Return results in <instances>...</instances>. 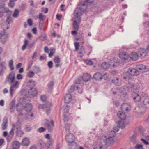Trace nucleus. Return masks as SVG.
I'll return each mask as SVG.
<instances>
[{
  "label": "nucleus",
  "mask_w": 149,
  "mask_h": 149,
  "mask_svg": "<svg viewBox=\"0 0 149 149\" xmlns=\"http://www.w3.org/2000/svg\"><path fill=\"white\" fill-rule=\"evenodd\" d=\"M60 58L59 56H56L54 57V62L55 64L56 67H58L61 66V65L60 64Z\"/></svg>",
  "instance_id": "obj_13"
},
{
  "label": "nucleus",
  "mask_w": 149,
  "mask_h": 149,
  "mask_svg": "<svg viewBox=\"0 0 149 149\" xmlns=\"http://www.w3.org/2000/svg\"><path fill=\"white\" fill-rule=\"evenodd\" d=\"M33 70L36 72L38 73L40 72V68L37 66H34L33 67Z\"/></svg>",
  "instance_id": "obj_43"
},
{
  "label": "nucleus",
  "mask_w": 149,
  "mask_h": 149,
  "mask_svg": "<svg viewBox=\"0 0 149 149\" xmlns=\"http://www.w3.org/2000/svg\"><path fill=\"white\" fill-rule=\"evenodd\" d=\"M19 15V11L18 10L16 9L13 15V17L14 18L17 17Z\"/></svg>",
  "instance_id": "obj_44"
},
{
  "label": "nucleus",
  "mask_w": 149,
  "mask_h": 149,
  "mask_svg": "<svg viewBox=\"0 0 149 149\" xmlns=\"http://www.w3.org/2000/svg\"><path fill=\"white\" fill-rule=\"evenodd\" d=\"M8 122L7 117H5L3 120L2 123L1 124V129L3 130L7 129L8 127Z\"/></svg>",
  "instance_id": "obj_7"
},
{
  "label": "nucleus",
  "mask_w": 149,
  "mask_h": 149,
  "mask_svg": "<svg viewBox=\"0 0 149 149\" xmlns=\"http://www.w3.org/2000/svg\"><path fill=\"white\" fill-rule=\"evenodd\" d=\"M74 20L73 22V25L74 29L75 31H77L79 28V24L81 21V19H80V21L79 22L78 19H74Z\"/></svg>",
  "instance_id": "obj_12"
},
{
  "label": "nucleus",
  "mask_w": 149,
  "mask_h": 149,
  "mask_svg": "<svg viewBox=\"0 0 149 149\" xmlns=\"http://www.w3.org/2000/svg\"><path fill=\"white\" fill-rule=\"evenodd\" d=\"M33 63V61H30L28 63V67H27V70H29L30 69V68H31V67Z\"/></svg>",
  "instance_id": "obj_51"
},
{
  "label": "nucleus",
  "mask_w": 149,
  "mask_h": 149,
  "mask_svg": "<svg viewBox=\"0 0 149 149\" xmlns=\"http://www.w3.org/2000/svg\"><path fill=\"white\" fill-rule=\"evenodd\" d=\"M27 23L29 26H32L33 25V22L32 19H29L27 20Z\"/></svg>",
  "instance_id": "obj_55"
},
{
  "label": "nucleus",
  "mask_w": 149,
  "mask_h": 149,
  "mask_svg": "<svg viewBox=\"0 0 149 149\" xmlns=\"http://www.w3.org/2000/svg\"><path fill=\"white\" fill-rule=\"evenodd\" d=\"M34 43L29 44V41L26 39H25L24 44L22 47V50L24 51L26 48H31L34 46Z\"/></svg>",
  "instance_id": "obj_3"
},
{
  "label": "nucleus",
  "mask_w": 149,
  "mask_h": 149,
  "mask_svg": "<svg viewBox=\"0 0 149 149\" xmlns=\"http://www.w3.org/2000/svg\"><path fill=\"white\" fill-rule=\"evenodd\" d=\"M26 118L28 120L32 119V117L33 116V114L32 113H27L26 114Z\"/></svg>",
  "instance_id": "obj_40"
},
{
  "label": "nucleus",
  "mask_w": 149,
  "mask_h": 149,
  "mask_svg": "<svg viewBox=\"0 0 149 149\" xmlns=\"http://www.w3.org/2000/svg\"><path fill=\"white\" fill-rule=\"evenodd\" d=\"M119 57L122 59L125 60H127L128 59V56L124 52H121L119 54Z\"/></svg>",
  "instance_id": "obj_16"
},
{
  "label": "nucleus",
  "mask_w": 149,
  "mask_h": 149,
  "mask_svg": "<svg viewBox=\"0 0 149 149\" xmlns=\"http://www.w3.org/2000/svg\"><path fill=\"white\" fill-rule=\"evenodd\" d=\"M17 78L18 80L21 79L23 78V76L20 74H18L17 76Z\"/></svg>",
  "instance_id": "obj_58"
},
{
  "label": "nucleus",
  "mask_w": 149,
  "mask_h": 149,
  "mask_svg": "<svg viewBox=\"0 0 149 149\" xmlns=\"http://www.w3.org/2000/svg\"><path fill=\"white\" fill-rule=\"evenodd\" d=\"M15 73L14 72H10L8 75L6 80L11 84L10 86V96L12 97L15 90L18 88L20 82L15 81Z\"/></svg>",
  "instance_id": "obj_1"
},
{
  "label": "nucleus",
  "mask_w": 149,
  "mask_h": 149,
  "mask_svg": "<svg viewBox=\"0 0 149 149\" xmlns=\"http://www.w3.org/2000/svg\"><path fill=\"white\" fill-rule=\"evenodd\" d=\"M53 140L52 139V141L50 140L48 141L47 142V144L49 146H52L53 143Z\"/></svg>",
  "instance_id": "obj_59"
},
{
  "label": "nucleus",
  "mask_w": 149,
  "mask_h": 149,
  "mask_svg": "<svg viewBox=\"0 0 149 149\" xmlns=\"http://www.w3.org/2000/svg\"><path fill=\"white\" fill-rule=\"evenodd\" d=\"M5 24V25H3L2 26V28L3 29V30L4 31L7 29H8L10 26V24H8L6 23V22Z\"/></svg>",
  "instance_id": "obj_47"
},
{
  "label": "nucleus",
  "mask_w": 149,
  "mask_h": 149,
  "mask_svg": "<svg viewBox=\"0 0 149 149\" xmlns=\"http://www.w3.org/2000/svg\"><path fill=\"white\" fill-rule=\"evenodd\" d=\"M45 17L42 13H40L39 14L38 18L40 21H43L45 19Z\"/></svg>",
  "instance_id": "obj_46"
},
{
  "label": "nucleus",
  "mask_w": 149,
  "mask_h": 149,
  "mask_svg": "<svg viewBox=\"0 0 149 149\" xmlns=\"http://www.w3.org/2000/svg\"><path fill=\"white\" fill-rule=\"evenodd\" d=\"M110 65L106 62H104L101 65V67L104 69L107 68Z\"/></svg>",
  "instance_id": "obj_37"
},
{
  "label": "nucleus",
  "mask_w": 149,
  "mask_h": 149,
  "mask_svg": "<svg viewBox=\"0 0 149 149\" xmlns=\"http://www.w3.org/2000/svg\"><path fill=\"white\" fill-rule=\"evenodd\" d=\"M74 45L75 47L76 50H77L79 49V43L77 42H75L74 43Z\"/></svg>",
  "instance_id": "obj_60"
},
{
  "label": "nucleus",
  "mask_w": 149,
  "mask_h": 149,
  "mask_svg": "<svg viewBox=\"0 0 149 149\" xmlns=\"http://www.w3.org/2000/svg\"><path fill=\"white\" fill-rule=\"evenodd\" d=\"M72 99V95L69 93L66 94L65 96L64 100L66 103H69L70 102Z\"/></svg>",
  "instance_id": "obj_15"
},
{
  "label": "nucleus",
  "mask_w": 149,
  "mask_h": 149,
  "mask_svg": "<svg viewBox=\"0 0 149 149\" xmlns=\"http://www.w3.org/2000/svg\"><path fill=\"white\" fill-rule=\"evenodd\" d=\"M13 61L12 60H10L9 63V66L10 69L12 70H14V67L13 65Z\"/></svg>",
  "instance_id": "obj_42"
},
{
  "label": "nucleus",
  "mask_w": 149,
  "mask_h": 149,
  "mask_svg": "<svg viewBox=\"0 0 149 149\" xmlns=\"http://www.w3.org/2000/svg\"><path fill=\"white\" fill-rule=\"evenodd\" d=\"M123 78L125 79H128V80H129L130 79L127 76V73H123Z\"/></svg>",
  "instance_id": "obj_49"
},
{
  "label": "nucleus",
  "mask_w": 149,
  "mask_h": 149,
  "mask_svg": "<svg viewBox=\"0 0 149 149\" xmlns=\"http://www.w3.org/2000/svg\"><path fill=\"white\" fill-rule=\"evenodd\" d=\"M47 65L49 68H52L53 67L52 62V61H49V62H48Z\"/></svg>",
  "instance_id": "obj_61"
},
{
  "label": "nucleus",
  "mask_w": 149,
  "mask_h": 149,
  "mask_svg": "<svg viewBox=\"0 0 149 149\" xmlns=\"http://www.w3.org/2000/svg\"><path fill=\"white\" fill-rule=\"evenodd\" d=\"M15 101L13 100L9 106V108L10 109L11 113L13 112L14 110V107H15Z\"/></svg>",
  "instance_id": "obj_25"
},
{
  "label": "nucleus",
  "mask_w": 149,
  "mask_h": 149,
  "mask_svg": "<svg viewBox=\"0 0 149 149\" xmlns=\"http://www.w3.org/2000/svg\"><path fill=\"white\" fill-rule=\"evenodd\" d=\"M126 73L132 76H137L139 74V70L136 69L132 68H129Z\"/></svg>",
  "instance_id": "obj_4"
},
{
  "label": "nucleus",
  "mask_w": 149,
  "mask_h": 149,
  "mask_svg": "<svg viewBox=\"0 0 149 149\" xmlns=\"http://www.w3.org/2000/svg\"><path fill=\"white\" fill-rule=\"evenodd\" d=\"M75 90V87L74 86H72L70 89L69 90V91L70 93L74 91Z\"/></svg>",
  "instance_id": "obj_57"
},
{
  "label": "nucleus",
  "mask_w": 149,
  "mask_h": 149,
  "mask_svg": "<svg viewBox=\"0 0 149 149\" xmlns=\"http://www.w3.org/2000/svg\"><path fill=\"white\" fill-rule=\"evenodd\" d=\"M84 10L81 8H77L75 10L74 13V19H78L79 22L81 19V16L82 15Z\"/></svg>",
  "instance_id": "obj_2"
},
{
  "label": "nucleus",
  "mask_w": 149,
  "mask_h": 149,
  "mask_svg": "<svg viewBox=\"0 0 149 149\" xmlns=\"http://www.w3.org/2000/svg\"><path fill=\"white\" fill-rule=\"evenodd\" d=\"M70 125L68 124H65V128L66 131H68L69 130Z\"/></svg>",
  "instance_id": "obj_64"
},
{
  "label": "nucleus",
  "mask_w": 149,
  "mask_h": 149,
  "mask_svg": "<svg viewBox=\"0 0 149 149\" xmlns=\"http://www.w3.org/2000/svg\"><path fill=\"white\" fill-rule=\"evenodd\" d=\"M30 143V142L27 138H24L22 141V144L23 146H27L29 145Z\"/></svg>",
  "instance_id": "obj_24"
},
{
  "label": "nucleus",
  "mask_w": 149,
  "mask_h": 149,
  "mask_svg": "<svg viewBox=\"0 0 149 149\" xmlns=\"http://www.w3.org/2000/svg\"><path fill=\"white\" fill-rule=\"evenodd\" d=\"M106 74H104V75H102V74H100V73L97 72L95 73L94 76L93 77L94 78L96 79H101L103 77V76H104V75H106Z\"/></svg>",
  "instance_id": "obj_22"
},
{
  "label": "nucleus",
  "mask_w": 149,
  "mask_h": 149,
  "mask_svg": "<svg viewBox=\"0 0 149 149\" xmlns=\"http://www.w3.org/2000/svg\"><path fill=\"white\" fill-rule=\"evenodd\" d=\"M42 125L46 126L47 127L49 131H51L52 128L50 127V125L49 123V121L47 119L44 120L42 122Z\"/></svg>",
  "instance_id": "obj_19"
},
{
  "label": "nucleus",
  "mask_w": 149,
  "mask_h": 149,
  "mask_svg": "<svg viewBox=\"0 0 149 149\" xmlns=\"http://www.w3.org/2000/svg\"><path fill=\"white\" fill-rule=\"evenodd\" d=\"M19 103H18L17 104V108L16 110L17 111L19 114L18 116L19 117H20L21 116L23 115V114L22 113V109H19V107H18L19 106Z\"/></svg>",
  "instance_id": "obj_32"
},
{
  "label": "nucleus",
  "mask_w": 149,
  "mask_h": 149,
  "mask_svg": "<svg viewBox=\"0 0 149 149\" xmlns=\"http://www.w3.org/2000/svg\"><path fill=\"white\" fill-rule=\"evenodd\" d=\"M45 137L46 139H47L48 141L49 140L52 141V139L50 138V135L49 134H46Z\"/></svg>",
  "instance_id": "obj_56"
},
{
  "label": "nucleus",
  "mask_w": 149,
  "mask_h": 149,
  "mask_svg": "<svg viewBox=\"0 0 149 149\" xmlns=\"http://www.w3.org/2000/svg\"><path fill=\"white\" fill-rule=\"evenodd\" d=\"M63 111L64 113H67L69 111V107L67 105H65L63 107Z\"/></svg>",
  "instance_id": "obj_38"
},
{
  "label": "nucleus",
  "mask_w": 149,
  "mask_h": 149,
  "mask_svg": "<svg viewBox=\"0 0 149 149\" xmlns=\"http://www.w3.org/2000/svg\"><path fill=\"white\" fill-rule=\"evenodd\" d=\"M8 37V35H2L0 36V40L1 42L3 43H5L7 40Z\"/></svg>",
  "instance_id": "obj_28"
},
{
  "label": "nucleus",
  "mask_w": 149,
  "mask_h": 149,
  "mask_svg": "<svg viewBox=\"0 0 149 149\" xmlns=\"http://www.w3.org/2000/svg\"><path fill=\"white\" fill-rule=\"evenodd\" d=\"M52 105V103L50 102H47L46 104L43 105V108L44 111H45L47 114H48L50 113V109L49 107Z\"/></svg>",
  "instance_id": "obj_8"
},
{
  "label": "nucleus",
  "mask_w": 149,
  "mask_h": 149,
  "mask_svg": "<svg viewBox=\"0 0 149 149\" xmlns=\"http://www.w3.org/2000/svg\"><path fill=\"white\" fill-rule=\"evenodd\" d=\"M91 77L89 74L86 73L83 74L82 78L84 81H87L90 80Z\"/></svg>",
  "instance_id": "obj_20"
},
{
  "label": "nucleus",
  "mask_w": 149,
  "mask_h": 149,
  "mask_svg": "<svg viewBox=\"0 0 149 149\" xmlns=\"http://www.w3.org/2000/svg\"><path fill=\"white\" fill-rule=\"evenodd\" d=\"M132 97L134 101L136 102H138L141 100V96L138 93L133 92L132 94Z\"/></svg>",
  "instance_id": "obj_5"
},
{
  "label": "nucleus",
  "mask_w": 149,
  "mask_h": 149,
  "mask_svg": "<svg viewBox=\"0 0 149 149\" xmlns=\"http://www.w3.org/2000/svg\"><path fill=\"white\" fill-rule=\"evenodd\" d=\"M29 93L31 95L36 96L37 94V91L35 88H32L29 91Z\"/></svg>",
  "instance_id": "obj_21"
},
{
  "label": "nucleus",
  "mask_w": 149,
  "mask_h": 149,
  "mask_svg": "<svg viewBox=\"0 0 149 149\" xmlns=\"http://www.w3.org/2000/svg\"><path fill=\"white\" fill-rule=\"evenodd\" d=\"M0 68L1 69L0 71V74H1L3 72V69L6 68L5 62H3L0 64Z\"/></svg>",
  "instance_id": "obj_31"
},
{
  "label": "nucleus",
  "mask_w": 149,
  "mask_h": 149,
  "mask_svg": "<svg viewBox=\"0 0 149 149\" xmlns=\"http://www.w3.org/2000/svg\"><path fill=\"white\" fill-rule=\"evenodd\" d=\"M66 140L68 143H71L74 142L75 137L74 135L71 133L67 134L66 136Z\"/></svg>",
  "instance_id": "obj_6"
},
{
  "label": "nucleus",
  "mask_w": 149,
  "mask_h": 149,
  "mask_svg": "<svg viewBox=\"0 0 149 149\" xmlns=\"http://www.w3.org/2000/svg\"><path fill=\"white\" fill-rule=\"evenodd\" d=\"M85 62L87 64L89 65H92L93 64V62L91 61L88 60H86L85 61Z\"/></svg>",
  "instance_id": "obj_52"
},
{
  "label": "nucleus",
  "mask_w": 149,
  "mask_h": 149,
  "mask_svg": "<svg viewBox=\"0 0 149 149\" xmlns=\"http://www.w3.org/2000/svg\"><path fill=\"white\" fill-rule=\"evenodd\" d=\"M130 107V105L127 103L122 104L121 106V108L123 111H127Z\"/></svg>",
  "instance_id": "obj_17"
},
{
  "label": "nucleus",
  "mask_w": 149,
  "mask_h": 149,
  "mask_svg": "<svg viewBox=\"0 0 149 149\" xmlns=\"http://www.w3.org/2000/svg\"><path fill=\"white\" fill-rule=\"evenodd\" d=\"M5 6V3L2 1L0 2V9L3 8Z\"/></svg>",
  "instance_id": "obj_54"
},
{
  "label": "nucleus",
  "mask_w": 149,
  "mask_h": 149,
  "mask_svg": "<svg viewBox=\"0 0 149 149\" xmlns=\"http://www.w3.org/2000/svg\"><path fill=\"white\" fill-rule=\"evenodd\" d=\"M139 56L143 58L146 56L147 55L146 50L143 49H140L138 52Z\"/></svg>",
  "instance_id": "obj_14"
},
{
  "label": "nucleus",
  "mask_w": 149,
  "mask_h": 149,
  "mask_svg": "<svg viewBox=\"0 0 149 149\" xmlns=\"http://www.w3.org/2000/svg\"><path fill=\"white\" fill-rule=\"evenodd\" d=\"M35 75V72L33 71H30L28 72L26 74L27 77L29 78H32Z\"/></svg>",
  "instance_id": "obj_34"
},
{
  "label": "nucleus",
  "mask_w": 149,
  "mask_h": 149,
  "mask_svg": "<svg viewBox=\"0 0 149 149\" xmlns=\"http://www.w3.org/2000/svg\"><path fill=\"white\" fill-rule=\"evenodd\" d=\"M46 36L45 34L42 35L39 37V39L41 41H44L46 39Z\"/></svg>",
  "instance_id": "obj_45"
},
{
  "label": "nucleus",
  "mask_w": 149,
  "mask_h": 149,
  "mask_svg": "<svg viewBox=\"0 0 149 149\" xmlns=\"http://www.w3.org/2000/svg\"><path fill=\"white\" fill-rule=\"evenodd\" d=\"M118 126L119 127L123 128L125 127V124L123 121H119L118 123Z\"/></svg>",
  "instance_id": "obj_41"
},
{
  "label": "nucleus",
  "mask_w": 149,
  "mask_h": 149,
  "mask_svg": "<svg viewBox=\"0 0 149 149\" xmlns=\"http://www.w3.org/2000/svg\"><path fill=\"white\" fill-rule=\"evenodd\" d=\"M20 146V143L17 141H15L13 143V148L18 149Z\"/></svg>",
  "instance_id": "obj_29"
},
{
  "label": "nucleus",
  "mask_w": 149,
  "mask_h": 149,
  "mask_svg": "<svg viewBox=\"0 0 149 149\" xmlns=\"http://www.w3.org/2000/svg\"><path fill=\"white\" fill-rule=\"evenodd\" d=\"M50 52L49 53V57H52L55 52V49L54 48H51L50 49Z\"/></svg>",
  "instance_id": "obj_35"
},
{
  "label": "nucleus",
  "mask_w": 149,
  "mask_h": 149,
  "mask_svg": "<svg viewBox=\"0 0 149 149\" xmlns=\"http://www.w3.org/2000/svg\"><path fill=\"white\" fill-rule=\"evenodd\" d=\"M135 149H143V148L142 145L138 144H136L135 146Z\"/></svg>",
  "instance_id": "obj_48"
},
{
  "label": "nucleus",
  "mask_w": 149,
  "mask_h": 149,
  "mask_svg": "<svg viewBox=\"0 0 149 149\" xmlns=\"http://www.w3.org/2000/svg\"><path fill=\"white\" fill-rule=\"evenodd\" d=\"M112 82L117 86H120L121 84V80L118 78H116V79L112 80Z\"/></svg>",
  "instance_id": "obj_26"
},
{
  "label": "nucleus",
  "mask_w": 149,
  "mask_h": 149,
  "mask_svg": "<svg viewBox=\"0 0 149 149\" xmlns=\"http://www.w3.org/2000/svg\"><path fill=\"white\" fill-rule=\"evenodd\" d=\"M117 114L118 117L121 120H125L126 118L125 114L122 112H118Z\"/></svg>",
  "instance_id": "obj_18"
},
{
  "label": "nucleus",
  "mask_w": 149,
  "mask_h": 149,
  "mask_svg": "<svg viewBox=\"0 0 149 149\" xmlns=\"http://www.w3.org/2000/svg\"><path fill=\"white\" fill-rule=\"evenodd\" d=\"M32 109L31 105L30 104H27L25 107V109L26 111H29L31 110Z\"/></svg>",
  "instance_id": "obj_36"
},
{
  "label": "nucleus",
  "mask_w": 149,
  "mask_h": 149,
  "mask_svg": "<svg viewBox=\"0 0 149 149\" xmlns=\"http://www.w3.org/2000/svg\"><path fill=\"white\" fill-rule=\"evenodd\" d=\"M12 18L11 17V15H8L7 16V18L6 19V23L9 24L12 21Z\"/></svg>",
  "instance_id": "obj_39"
},
{
  "label": "nucleus",
  "mask_w": 149,
  "mask_h": 149,
  "mask_svg": "<svg viewBox=\"0 0 149 149\" xmlns=\"http://www.w3.org/2000/svg\"><path fill=\"white\" fill-rule=\"evenodd\" d=\"M130 87L132 91L133 92H135V91L138 90L139 87L136 84H134L133 83L130 84Z\"/></svg>",
  "instance_id": "obj_23"
},
{
  "label": "nucleus",
  "mask_w": 149,
  "mask_h": 149,
  "mask_svg": "<svg viewBox=\"0 0 149 149\" xmlns=\"http://www.w3.org/2000/svg\"><path fill=\"white\" fill-rule=\"evenodd\" d=\"M136 135L135 134H134L130 138V141L134 143H135L136 142Z\"/></svg>",
  "instance_id": "obj_33"
},
{
  "label": "nucleus",
  "mask_w": 149,
  "mask_h": 149,
  "mask_svg": "<svg viewBox=\"0 0 149 149\" xmlns=\"http://www.w3.org/2000/svg\"><path fill=\"white\" fill-rule=\"evenodd\" d=\"M54 85V83L52 81L50 82L48 84V86L49 88H51L52 86Z\"/></svg>",
  "instance_id": "obj_63"
},
{
  "label": "nucleus",
  "mask_w": 149,
  "mask_h": 149,
  "mask_svg": "<svg viewBox=\"0 0 149 149\" xmlns=\"http://www.w3.org/2000/svg\"><path fill=\"white\" fill-rule=\"evenodd\" d=\"M45 130L46 129L45 128L43 127H41L38 129V131L40 132H44Z\"/></svg>",
  "instance_id": "obj_53"
},
{
  "label": "nucleus",
  "mask_w": 149,
  "mask_h": 149,
  "mask_svg": "<svg viewBox=\"0 0 149 149\" xmlns=\"http://www.w3.org/2000/svg\"><path fill=\"white\" fill-rule=\"evenodd\" d=\"M138 55L137 53L133 52L131 54L130 58L133 60H136L138 58Z\"/></svg>",
  "instance_id": "obj_27"
},
{
  "label": "nucleus",
  "mask_w": 149,
  "mask_h": 149,
  "mask_svg": "<svg viewBox=\"0 0 149 149\" xmlns=\"http://www.w3.org/2000/svg\"><path fill=\"white\" fill-rule=\"evenodd\" d=\"M15 3L13 1H10V2L8 3V6L11 8H13L15 5Z\"/></svg>",
  "instance_id": "obj_50"
},
{
  "label": "nucleus",
  "mask_w": 149,
  "mask_h": 149,
  "mask_svg": "<svg viewBox=\"0 0 149 149\" xmlns=\"http://www.w3.org/2000/svg\"><path fill=\"white\" fill-rule=\"evenodd\" d=\"M104 140H105V143L107 145H109L113 143V139L111 136H109L107 137L106 136H104Z\"/></svg>",
  "instance_id": "obj_9"
},
{
  "label": "nucleus",
  "mask_w": 149,
  "mask_h": 149,
  "mask_svg": "<svg viewBox=\"0 0 149 149\" xmlns=\"http://www.w3.org/2000/svg\"><path fill=\"white\" fill-rule=\"evenodd\" d=\"M141 107L149 108V98H145L141 104Z\"/></svg>",
  "instance_id": "obj_10"
},
{
  "label": "nucleus",
  "mask_w": 149,
  "mask_h": 149,
  "mask_svg": "<svg viewBox=\"0 0 149 149\" xmlns=\"http://www.w3.org/2000/svg\"><path fill=\"white\" fill-rule=\"evenodd\" d=\"M41 100L43 102L46 101V97L45 95L42 96L40 97Z\"/></svg>",
  "instance_id": "obj_62"
},
{
  "label": "nucleus",
  "mask_w": 149,
  "mask_h": 149,
  "mask_svg": "<svg viewBox=\"0 0 149 149\" xmlns=\"http://www.w3.org/2000/svg\"><path fill=\"white\" fill-rule=\"evenodd\" d=\"M110 65H111L113 67H115L118 65L119 61L117 58H113L110 60Z\"/></svg>",
  "instance_id": "obj_11"
},
{
  "label": "nucleus",
  "mask_w": 149,
  "mask_h": 149,
  "mask_svg": "<svg viewBox=\"0 0 149 149\" xmlns=\"http://www.w3.org/2000/svg\"><path fill=\"white\" fill-rule=\"evenodd\" d=\"M136 69L139 71H142L146 68V66L143 64L138 65L137 66Z\"/></svg>",
  "instance_id": "obj_30"
}]
</instances>
